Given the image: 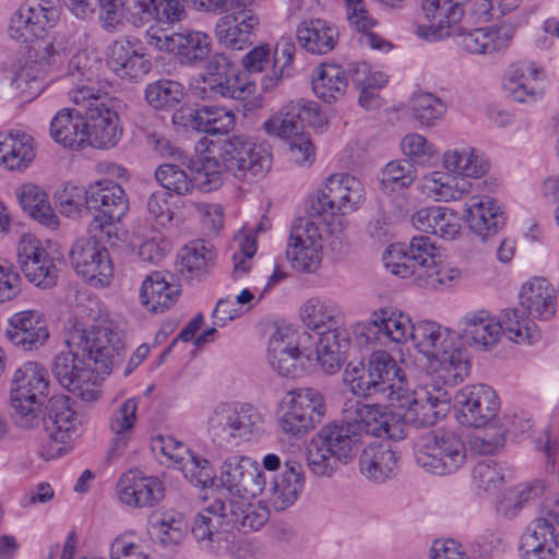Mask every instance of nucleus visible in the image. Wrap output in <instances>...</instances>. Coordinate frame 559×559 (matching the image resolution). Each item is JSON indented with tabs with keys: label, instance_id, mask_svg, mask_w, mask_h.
Instances as JSON below:
<instances>
[{
	"label": "nucleus",
	"instance_id": "09e8293b",
	"mask_svg": "<svg viewBox=\"0 0 559 559\" xmlns=\"http://www.w3.org/2000/svg\"><path fill=\"white\" fill-rule=\"evenodd\" d=\"M189 118L194 127L207 134L230 135L235 127L236 117L230 110L223 107L201 106L190 110Z\"/></svg>",
	"mask_w": 559,
	"mask_h": 559
},
{
	"label": "nucleus",
	"instance_id": "a211bd4d",
	"mask_svg": "<svg viewBox=\"0 0 559 559\" xmlns=\"http://www.w3.org/2000/svg\"><path fill=\"white\" fill-rule=\"evenodd\" d=\"M128 210L129 200L119 183L104 180L90 186V212H95V228L102 230L105 226L120 222Z\"/></svg>",
	"mask_w": 559,
	"mask_h": 559
},
{
	"label": "nucleus",
	"instance_id": "4d7b16f0",
	"mask_svg": "<svg viewBox=\"0 0 559 559\" xmlns=\"http://www.w3.org/2000/svg\"><path fill=\"white\" fill-rule=\"evenodd\" d=\"M308 217H302L296 221L290 230L292 239L297 241L309 242L310 245H318L322 247V233L329 229L330 216L328 213H321L320 215H313L311 213V204L308 210Z\"/></svg>",
	"mask_w": 559,
	"mask_h": 559
},
{
	"label": "nucleus",
	"instance_id": "052dcab7",
	"mask_svg": "<svg viewBox=\"0 0 559 559\" xmlns=\"http://www.w3.org/2000/svg\"><path fill=\"white\" fill-rule=\"evenodd\" d=\"M320 249L321 247H318V245H310L302 240L297 241L289 236L286 254L295 270L312 273L317 271L321 263Z\"/></svg>",
	"mask_w": 559,
	"mask_h": 559
},
{
	"label": "nucleus",
	"instance_id": "4468645a",
	"mask_svg": "<svg viewBox=\"0 0 559 559\" xmlns=\"http://www.w3.org/2000/svg\"><path fill=\"white\" fill-rule=\"evenodd\" d=\"M70 261L78 275L94 286H107L114 267L107 249L95 238H82L74 242Z\"/></svg>",
	"mask_w": 559,
	"mask_h": 559
},
{
	"label": "nucleus",
	"instance_id": "58836bf2",
	"mask_svg": "<svg viewBox=\"0 0 559 559\" xmlns=\"http://www.w3.org/2000/svg\"><path fill=\"white\" fill-rule=\"evenodd\" d=\"M360 473L370 481L384 483L392 478L397 469V456L394 451L383 445H368L359 455Z\"/></svg>",
	"mask_w": 559,
	"mask_h": 559
},
{
	"label": "nucleus",
	"instance_id": "6e6d98bb",
	"mask_svg": "<svg viewBox=\"0 0 559 559\" xmlns=\"http://www.w3.org/2000/svg\"><path fill=\"white\" fill-rule=\"evenodd\" d=\"M55 202L61 214L68 217H81L90 212V187L67 183L55 193Z\"/></svg>",
	"mask_w": 559,
	"mask_h": 559
},
{
	"label": "nucleus",
	"instance_id": "bf43d9fd",
	"mask_svg": "<svg viewBox=\"0 0 559 559\" xmlns=\"http://www.w3.org/2000/svg\"><path fill=\"white\" fill-rule=\"evenodd\" d=\"M0 80L10 93L33 95L40 90L37 76L32 73V66L28 64L3 69Z\"/></svg>",
	"mask_w": 559,
	"mask_h": 559
},
{
	"label": "nucleus",
	"instance_id": "393cba45",
	"mask_svg": "<svg viewBox=\"0 0 559 559\" xmlns=\"http://www.w3.org/2000/svg\"><path fill=\"white\" fill-rule=\"evenodd\" d=\"M267 358L280 376L295 378L305 371V356L289 329L276 328L269 341Z\"/></svg>",
	"mask_w": 559,
	"mask_h": 559
},
{
	"label": "nucleus",
	"instance_id": "2eb2a0df",
	"mask_svg": "<svg viewBox=\"0 0 559 559\" xmlns=\"http://www.w3.org/2000/svg\"><path fill=\"white\" fill-rule=\"evenodd\" d=\"M450 394L441 389H437L436 394L425 391L414 396L407 385L403 399H395L391 405L404 409L402 416L405 423L421 428L433 426L444 417L450 409Z\"/></svg>",
	"mask_w": 559,
	"mask_h": 559
},
{
	"label": "nucleus",
	"instance_id": "6ab92c4d",
	"mask_svg": "<svg viewBox=\"0 0 559 559\" xmlns=\"http://www.w3.org/2000/svg\"><path fill=\"white\" fill-rule=\"evenodd\" d=\"M440 257L438 248L428 236H415L412 238L409 249L406 252L392 249L384 257L386 269L392 274L402 278L417 277L420 269H427Z\"/></svg>",
	"mask_w": 559,
	"mask_h": 559
},
{
	"label": "nucleus",
	"instance_id": "cd10ccee",
	"mask_svg": "<svg viewBox=\"0 0 559 559\" xmlns=\"http://www.w3.org/2000/svg\"><path fill=\"white\" fill-rule=\"evenodd\" d=\"M463 217L468 229L483 240L496 235L506 223V216L495 199L473 195L465 204Z\"/></svg>",
	"mask_w": 559,
	"mask_h": 559
},
{
	"label": "nucleus",
	"instance_id": "9d476101",
	"mask_svg": "<svg viewBox=\"0 0 559 559\" xmlns=\"http://www.w3.org/2000/svg\"><path fill=\"white\" fill-rule=\"evenodd\" d=\"M323 395L312 388L289 391L280 403L278 426L283 433L301 437L316 427L324 416Z\"/></svg>",
	"mask_w": 559,
	"mask_h": 559
},
{
	"label": "nucleus",
	"instance_id": "774afa93",
	"mask_svg": "<svg viewBox=\"0 0 559 559\" xmlns=\"http://www.w3.org/2000/svg\"><path fill=\"white\" fill-rule=\"evenodd\" d=\"M528 313L524 308L506 309L502 311L500 319L496 321L501 326V332L509 333L510 340L520 342L528 336Z\"/></svg>",
	"mask_w": 559,
	"mask_h": 559
},
{
	"label": "nucleus",
	"instance_id": "473e14b6",
	"mask_svg": "<svg viewBox=\"0 0 559 559\" xmlns=\"http://www.w3.org/2000/svg\"><path fill=\"white\" fill-rule=\"evenodd\" d=\"M520 306L532 318L550 320L557 310V298L552 285L544 277L526 282L519 294Z\"/></svg>",
	"mask_w": 559,
	"mask_h": 559
},
{
	"label": "nucleus",
	"instance_id": "a19ab883",
	"mask_svg": "<svg viewBox=\"0 0 559 559\" xmlns=\"http://www.w3.org/2000/svg\"><path fill=\"white\" fill-rule=\"evenodd\" d=\"M412 223L416 229L443 239H453L460 233L455 213L442 206L418 210L412 216Z\"/></svg>",
	"mask_w": 559,
	"mask_h": 559
},
{
	"label": "nucleus",
	"instance_id": "f8f14e48",
	"mask_svg": "<svg viewBox=\"0 0 559 559\" xmlns=\"http://www.w3.org/2000/svg\"><path fill=\"white\" fill-rule=\"evenodd\" d=\"M206 424L209 432L217 438H242L261 429L262 416L250 404L222 402L212 409Z\"/></svg>",
	"mask_w": 559,
	"mask_h": 559
},
{
	"label": "nucleus",
	"instance_id": "79ce46f5",
	"mask_svg": "<svg viewBox=\"0 0 559 559\" xmlns=\"http://www.w3.org/2000/svg\"><path fill=\"white\" fill-rule=\"evenodd\" d=\"M35 157L33 138L24 132L0 134V164L9 170H23Z\"/></svg>",
	"mask_w": 559,
	"mask_h": 559
},
{
	"label": "nucleus",
	"instance_id": "aec40b11",
	"mask_svg": "<svg viewBox=\"0 0 559 559\" xmlns=\"http://www.w3.org/2000/svg\"><path fill=\"white\" fill-rule=\"evenodd\" d=\"M243 5L221 17L215 26L219 44L233 50L251 46L260 24L259 15Z\"/></svg>",
	"mask_w": 559,
	"mask_h": 559
},
{
	"label": "nucleus",
	"instance_id": "e2e57ef3",
	"mask_svg": "<svg viewBox=\"0 0 559 559\" xmlns=\"http://www.w3.org/2000/svg\"><path fill=\"white\" fill-rule=\"evenodd\" d=\"M411 107L414 118L424 126L433 124L447 110L444 103L430 93L414 95Z\"/></svg>",
	"mask_w": 559,
	"mask_h": 559
},
{
	"label": "nucleus",
	"instance_id": "1a4fd4ad",
	"mask_svg": "<svg viewBox=\"0 0 559 559\" xmlns=\"http://www.w3.org/2000/svg\"><path fill=\"white\" fill-rule=\"evenodd\" d=\"M227 510L226 497H216L194 515L191 534L201 548L210 552L234 551L233 511Z\"/></svg>",
	"mask_w": 559,
	"mask_h": 559
},
{
	"label": "nucleus",
	"instance_id": "5701e85b",
	"mask_svg": "<svg viewBox=\"0 0 559 559\" xmlns=\"http://www.w3.org/2000/svg\"><path fill=\"white\" fill-rule=\"evenodd\" d=\"M188 168L190 175L176 164L165 163L156 168L155 178L163 188L178 195L190 194L194 189L202 192L215 190L210 182H204L210 177L202 157L190 160Z\"/></svg>",
	"mask_w": 559,
	"mask_h": 559
},
{
	"label": "nucleus",
	"instance_id": "c85d7f7f",
	"mask_svg": "<svg viewBox=\"0 0 559 559\" xmlns=\"http://www.w3.org/2000/svg\"><path fill=\"white\" fill-rule=\"evenodd\" d=\"M304 484L305 477L300 464L287 462L266 490L264 502L276 512L284 511L298 500Z\"/></svg>",
	"mask_w": 559,
	"mask_h": 559
},
{
	"label": "nucleus",
	"instance_id": "a18cd8bd",
	"mask_svg": "<svg viewBox=\"0 0 559 559\" xmlns=\"http://www.w3.org/2000/svg\"><path fill=\"white\" fill-rule=\"evenodd\" d=\"M297 48L290 37H282L276 43L272 69L261 82L263 92L275 90L285 79L295 75L294 60Z\"/></svg>",
	"mask_w": 559,
	"mask_h": 559
},
{
	"label": "nucleus",
	"instance_id": "338daca9",
	"mask_svg": "<svg viewBox=\"0 0 559 559\" xmlns=\"http://www.w3.org/2000/svg\"><path fill=\"white\" fill-rule=\"evenodd\" d=\"M157 537L164 547L179 545L186 536V523L180 515L164 513L154 524Z\"/></svg>",
	"mask_w": 559,
	"mask_h": 559
},
{
	"label": "nucleus",
	"instance_id": "13d9d810",
	"mask_svg": "<svg viewBox=\"0 0 559 559\" xmlns=\"http://www.w3.org/2000/svg\"><path fill=\"white\" fill-rule=\"evenodd\" d=\"M461 276V271L442 263L439 257L427 269H420L414 283L424 288L437 289L440 286H451Z\"/></svg>",
	"mask_w": 559,
	"mask_h": 559
},
{
	"label": "nucleus",
	"instance_id": "f704fd0d",
	"mask_svg": "<svg viewBox=\"0 0 559 559\" xmlns=\"http://www.w3.org/2000/svg\"><path fill=\"white\" fill-rule=\"evenodd\" d=\"M460 326L465 342L485 350L495 347L501 336V326L484 310L466 313Z\"/></svg>",
	"mask_w": 559,
	"mask_h": 559
},
{
	"label": "nucleus",
	"instance_id": "680f3d73",
	"mask_svg": "<svg viewBox=\"0 0 559 559\" xmlns=\"http://www.w3.org/2000/svg\"><path fill=\"white\" fill-rule=\"evenodd\" d=\"M380 319L383 321L384 340L402 343L411 336L413 323L407 314L393 308L379 309Z\"/></svg>",
	"mask_w": 559,
	"mask_h": 559
},
{
	"label": "nucleus",
	"instance_id": "0eeeda50",
	"mask_svg": "<svg viewBox=\"0 0 559 559\" xmlns=\"http://www.w3.org/2000/svg\"><path fill=\"white\" fill-rule=\"evenodd\" d=\"M443 166L449 173L433 171L425 177V187L436 200L450 202L463 199L473 191L467 178H480L489 170V163L475 148L448 151Z\"/></svg>",
	"mask_w": 559,
	"mask_h": 559
},
{
	"label": "nucleus",
	"instance_id": "f3484780",
	"mask_svg": "<svg viewBox=\"0 0 559 559\" xmlns=\"http://www.w3.org/2000/svg\"><path fill=\"white\" fill-rule=\"evenodd\" d=\"M43 3L22 4L12 15L9 25V36L19 41L28 43L43 38L48 27L58 20L59 12L53 7V0H41Z\"/></svg>",
	"mask_w": 559,
	"mask_h": 559
},
{
	"label": "nucleus",
	"instance_id": "0e129e2a",
	"mask_svg": "<svg viewBox=\"0 0 559 559\" xmlns=\"http://www.w3.org/2000/svg\"><path fill=\"white\" fill-rule=\"evenodd\" d=\"M416 178V169L409 160H396L389 163L381 177V185L390 190L403 189L413 183Z\"/></svg>",
	"mask_w": 559,
	"mask_h": 559
},
{
	"label": "nucleus",
	"instance_id": "2f4dec72",
	"mask_svg": "<svg viewBox=\"0 0 559 559\" xmlns=\"http://www.w3.org/2000/svg\"><path fill=\"white\" fill-rule=\"evenodd\" d=\"M369 370L383 389V401L394 404L395 399H403L406 393V378L393 357L383 350L373 352L368 360Z\"/></svg>",
	"mask_w": 559,
	"mask_h": 559
},
{
	"label": "nucleus",
	"instance_id": "8fccbe9b",
	"mask_svg": "<svg viewBox=\"0 0 559 559\" xmlns=\"http://www.w3.org/2000/svg\"><path fill=\"white\" fill-rule=\"evenodd\" d=\"M300 316L307 328L317 333L342 325L343 319L335 305L319 298H310L304 305Z\"/></svg>",
	"mask_w": 559,
	"mask_h": 559
},
{
	"label": "nucleus",
	"instance_id": "c9c22d12",
	"mask_svg": "<svg viewBox=\"0 0 559 559\" xmlns=\"http://www.w3.org/2000/svg\"><path fill=\"white\" fill-rule=\"evenodd\" d=\"M296 39L307 52L325 55L335 48L338 32L324 20H306L297 26Z\"/></svg>",
	"mask_w": 559,
	"mask_h": 559
},
{
	"label": "nucleus",
	"instance_id": "6e6552de",
	"mask_svg": "<svg viewBox=\"0 0 559 559\" xmlns=\"http://www.w3.org/2000/svg\"><path fill=\"white\" fill-rule=\"evenodd\" d=\"M414 459L426 473L445 476L456 473L465 465L467 450L464 441L456 433L431 430L416 439Z\"/></svg>",
	"mask_w": 559,
	"mask_h": 559
},
{
	"label": "nucleus",
	"instance_id": "ddd939ff",
	"mask_svg": "<svg viewBox=\"0 0 559 559\" xmlns=\"http://www.w3.org/2000/svg\"><path fill=\"white\" fill-rule=\"evenodd\" d=\"M221 481L231 498H254L265 488V474L253 460L242 455H231L221 467Z\"/></svg>",
	"mask_w": 559,
	"mask_h": 559
},
{
	"label": "nucleus",
	"instance_id": "4c0bfd02",
	"mask_svg": "<svg viewBox=\"0 0 559 559\" xmlns=\"http://www.w3.org/2000/svg\"><path fill=\"white\" fill-rule=\"evenodd\" d=\"M50 135L64 147L83 148L86 144L85 115L76 109H61L50 122Z\"/></svg>",
	"mask_w": 559,
	"mask_h": 559
},
{
	"label": "nucleus",
	"instance_id": "37998d69",
	"mask_svg": "<svg viewBox=\"0 0 559 559\" xmlns=\"http://www.w3.org/2000/svg\"><path fill=\"white\" fill-rule=\"evenodd\" d=\"M15 195L22 209L33 219L50 229L59 226V219L43 189L32 183H24L16 189Z\"/></svg>",
	"mask_w": 559,
	"mask_h": 559
},
{
	"label": "nucleus",
	"instance_id": "49530a36",
	"mask_svg": "<svg viewBox=\"0 0 559 559\" xmlns=\"http://www.w3.org/2000/svg\"><path fill=\"white\" fill-rule=\"evenodd\" d=\"M216 253L214 247L198 239L186 245L180 251V272L190 278L200 280L214 266Z\"/></svg>",
	"mask_w": 559,
	"mask_h": 559
},
{
	"label": "nucleus",
	"instance_id": "7ed1b4c3",
	"mask_svg": "<svg viewBox=\"0 0 559 559\" xmlns=\"http://www.w3.org/2000/svg\"><path fill=\"white\" fill-rule=\"evenodd\" d=\"M68 352L58 354L51 364V372L60 385L76 390L78 383L86 382L90 370L84 357L94 361L99 373L109 374L121 362L126 343L119 329L110 323L91 325L75 323L67 338Z\"/></svg>",
	"mask_w": 559,
	"mask_h": 559
},
{
	"label": "nucleus",
	"instance_id": "dca6fc26",
	"mask_svg": "<svg viewBox=\"0 0 559 559\" xmlns=\"http://www.w3.org/2000/svg\"><path fill=\"white\" fill-rule=\"evenodd\" d=\"M462 425L480 428L497 414L499 401L496 392L486 384L466 385L454 396Z\"/></svg>",
	"mask_w": 559,
	"mask_h": 559
},
{
	"label": "nucleus",
	"instance_id": "de8ad7c7",
	"mask_svg": "<svg viewBox=\"0 0 559 559\" xmlns=\"http://www.w3.org/2000/svg\"><path fill=\"white\" fill-rule=\"evenodd\" d=\"M249 499L226 497L227 511H233V518L230 519L233 531L235 527L245 533L259 531L269 521V508L250 503Z\"/></svg>",
	"mask_w": 559,
	"mask_h": 559
},
{
	"label": "nucleus",
	"instance_id": "9b49d317",
	"mask_svg": "<svg viewBox=\"0 0 559 559\" xmlns=\"http://www.w3.org/2000/svg\"><path fill=\"white\" fill-rule=\"evenodd\" d=\"M365 200L362 183L349 174H333L325 182L320 195L311 201V213L330 216L346 215L356 211Z\"/></svg>",
	"mask_w": 559,
	"mask_h": 559
},
{
	"label": "nucleus",
	"instance_id": "603ef678",
	"mask_svg": "<svg viewBox=\"0 0 559 559\" xmlns=\"http://www.w3.org/2000/svg\"><path fill=\"white\" fill-rule=\"evenodd\" d=\"M343 380L350 391L361 397H376L383 400V389L369 370V364L349 362L343 373Z\"/></svg>",
	"mask_w": 559,
	"mask_h": 559
},
{
	"label": "nucleus",
	"instance_id": "4be33fe9",
	"mask_svg": "<svg viewBox=\"0 0 559 559\" xmlns=\"http://www.w3.org/2000/svg\"><path fill=\"white\" fill-rule=\"evenodd\" d=\"M85 133L86 144L95 148L116 146L122 135L117 111L103 102L87 104Z\"/></svg>",
	"mask_w": 559,
	"mask_h": 559
},
{
	"label": "nucleus",
	"instance_id": "20e7f679",
	"mask_svg": "<svg viewBox=\"0 0 559 559\" xmlns=\"http://www.w3.org/2000/svg\"><path fill=\"white\" fill-rule=\"evenodd\" d=\"M209 152L213 155L202 157L210 177L204 182H210L215 190L222 187L225 173L247 180L249 176H263L271 167L270 153L242 134H231L212 142Z\"/></svg>",
	"mask_w": 559,
	"mask_h": 559
},
{
	"label": "nucleus",
	"instance_id": "39448f33",
	"mask_svg": "<svg viewBox=\"0 0 559 559\" xmlns=\"http://www.w3.org/2000/svg\"><path fill=\"white\" fill-rule=\"evenodd\" d=\"M411 338L418 350L433 361L435 373L445 385L454 386L467 377L468 357L455 345L449 330L432 321H421L413 325Z\"/></svg>",
	"mask_w": 559,
	"mask_h": 559
},
{
	"label": "nucleus",
	"instance_id": "c756f323",
	"mask_svg": "<svg viewBox=\"0 0 559 559\" xmlns=\"http://www.w3.org/2000/svg\"><path fill=\"white\" fill-rule=\"evenodd\" d=\"M5 337L23 350L37 349L49 337L45 321L35 311H23L12 316L5 329Z\"/></svg>",
	"mask_w": 559,
	"mask_h": 559
},
{
	"label": "nucleus",
	"instance_id": "423d86ee",
	"mask_svg": "<svg viewBox=\"0 0 559 559\" xmlns=\"http://www.w3.org/2000/svg\"><path fill=\"white\" fill-rule=\"evenodd\" d=\"M322 116L317 103L305 98L292 100L278 114L264 122V130L270 135L289 139L290 159L302 165L314 159V147L305 135V127H320Z\"/></svg>",
	"mask_w": 559,
	"mask_h": 559
},
{
	"label": "nucleus",
	"instance_id": "bb28decb",
	"mask_svg": "<svg viewBox=\"0 0 559 559\" xmlns=\"http://www.w3.org/2000/svg\"><path fill=\"white\" fill-rule=\"evenodd\" d=\"M17 259L21 271L34 285L50 288L57 282V269L52 258L34 240L23 241L19 246Z\"/></svg>",
	"mask_w": 559,
	"mask_h": 559
},
{
	"label": "nucleus",
	"instance_id": "864d4df0",
	"mask_svg": "<svg viewBox=\"0 0 559 559\" xmlns=\"http://www.w3.org/2000/svg\"><path fill=\"white\" fill-rule=\"evenodd\" d=\"M138 401L128 399L111 414L109 429L115 435L110 452H118L126 448L129 438L127 433L133 428L136 420Z\"/></svg>",
	"mask_w": 559,
	"mask_h": 559
},
{
	"label": "nucleus",
	"instance_id": "c03bdc74",
	"mask_svg": "<svg viewBox=\"0 0 559 559\" xmlns=\"http://www.w3.org/2000/svg\"><path fill=\"white\" fill-rule=\"evenodd\" d=\"M314 72L312 90L320 99L333 103L345 94L348 78L340 64L324 62L316 68Z\"/></svg>",
	"mask_w": 559,
	"mask_h": 559
},
{
	"label": "nucleus",
	"instance_id": "7c9ffc66",
	"mask_svg": "<svg viewBox=\"0 0 559 559\" xmlns=\"http://www.w3.org/2000/svg\"><path fill=\"white\" fill-rule=\"evenodd\" d=\"M543 71L528 63L511 64L503 76V90L518 103H533L542 97Z\"/></svg>",
	"mask_w": 559,
	"mask_h": 559
},
{
	"label": "nucleus",
	"instance_id": "5fc2aeb1",
	"mask_svg": "<svg viewBox=\"0 0 559 559\" xmlns=\"http://www.w3.org/2000/svg\"><path fill=\"white\" fill-rule=\"evenodd\" d=\"M193 94L200 98L223 97L230 99H245L250 94V88L239 79V73L229 78L225 76L223 80L214 79L203 86L193 87Z\"/></svg>",
	"mask_w": 559,
	"mask_h": 559
},
{
	"label": "nucleus",
	"instance_id": "72a5a7b5",
	"mask_svg": "<svg viewBox=\"0 0 559 559\" xmlns=\"http://www.w3.org/2000/svg\"><path fill=\"white\" fill-rule=\"evenodd\" d=\"M459 32L452 36H461V46L469 53L490 55L506 49L513 36L514 28L511 25H500L495 28H476L467 33Z\"/></svg>",
	"mask_w": 559,
	"mask_h": 559
},
{
	"label": "nucleus",
	"instance_id": "ea45409f",
	"mask_svg": "<svg viewBox=\"0 0 559 559\" xmlns=\"http://www.w3.org/2000/svg\"><path fill=\"white\" fill-rule=\"evenodd\" d=\"M179 295V286L169 283L166 275L159 272L147 275L140 292L142 304L154 313H163L168 310L176 304Z\"/></svg>",
	"mask_w": 559,
	"mask_h": 559
},
{
	"label": "nucleus",
	"instance_id": "f257e3e1",
	"mask_svg": "<svg viewBox=\"0 0 559 559\" xmlns=\"http://www.w3.org/2000/svg\"><path fill=\"white\" fill-rule=\"evenodd\" d=\"M364 436L401 440L404 432L378 405L357 404L353 418L324 425L312 437L306 452L309 469L316 476H332L340 463L356 456Z\"/></svg>",
	"mask_w": 559,
	"mask_h": 559
},
{
	"label": "nucleus",
	"instance_id": "3c124183",
	"mask_svg": "<svg viewBox=\"0 0 559 559\" xmlns=\"http://www.w3.org/2000/svg\"><path fill=\"white\" fill-rule=\"evenodd\" d=\"M144 96L146 103L152 108L156 110H170L183 99L185 88L177 81L160 79L146 86Z\"/></svg>",
	"mask_w": 559,
	"mask_h": 559
},
{
	"label": "nucleus",
	"instance_id": "69168bd1",
	"mask_svg": "<svg viewBox=\"0 0 559 559\" xmlns=\"http://www.w3.org/2000/svg\"><path fill=\"white\" fill-rule=\"evenodd\" d=\"M472 478L477 489L484 492L496 491L503 483L501 467L491 460L479 461L472 469Z\"/></svg>",
	"mask_w": 559,
	"mask_h": 559
},
{
	"label": "nucleus",
	"instance_id": "a878e982",
	"mask_svg": "<svg viewBox=\"0 0 559 559\" xmlns=\"http://www.w3.org/2000/svg\"><path fill=\"white\" fill-rule=\"evenodd\" d=\"M163 483L154 476H143L139 471H129L117 483L119 500L132 508H151L164 498Z\"/></svg>",
	"mask_w": 559,
	"mask_h": 559
},
{
	"label": "nucleus",
	"instance_id": "f03ea898",
	"mask_svg": "<svg viewBox=\"0 0 559 559\" xmlns=\"http://www.w3.org/2000/svg\"><path fill=\"white\" fill-rule=\"evenodd\" d=\"M49 381L46 369L27 361L13 373L10 385V411L16 426L32 429L43 423L50 440L66 444L81 419L67 395L48 399Z\"/></svg>",
	"mask_w": 559,
	"mask_h": 559
},
{
	"label": "nucleus",
	"instance_id": "b1692460",
	"mask_svg": "<svg viewBox=\"0 0 559 559\" xmlns=\"http://www.w3.org/2000/svg\"><path fill=\"white\" fill-rule=\"evenodd\" d=\"M135 38L120 37L108 47V64L121 79L136 80L152 70V62Z\"/></svg>",
	"mask_w": 559,
	"mask_h": 559
},
{
	"label": "nucleus",
	"instance_id": "e433bc0d",
	"mask_svg": "<svg viewBox=\"0 0 559 559\" xmlns=\"http://www.w3.org/2000/svg\"><path fill=\"white\" fill-rule=\"evenodd\" d=\"M175 41L174 57L181 66L200 67L212 55V39L204 32L182 28Z\"/></svg>",
	"mask_w": 559,
	"mask_h": 559
},
{
	"label": "nucleus",
	"instance_id": "412c9836",
	"mask_svg": "<svg viewBox=\"0 0 559 559\" xmlns=\"http://www.w3.org/2000/svg\"><path fill=\"white\" fill-rule=\"evenodd\" d=\"M421 9L429 26H418L416 34L427 40L450 37L459 32L464 10L460 0H423Z\"/></svg>",
	"mask_w": 559,
	"mask_h": 559
}]
</instances>
